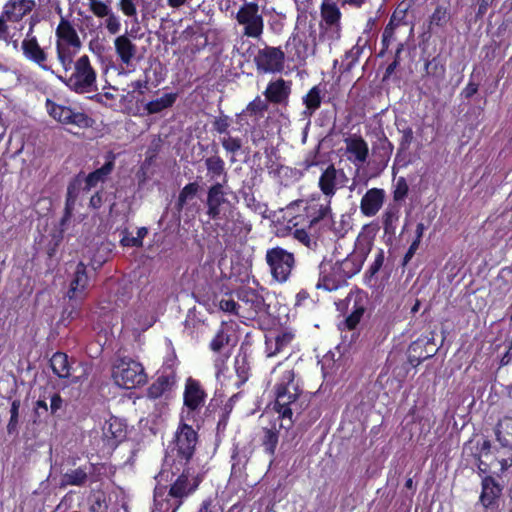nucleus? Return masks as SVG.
Listing matches in <instances>:
<instances>
[{
  "instance_id": "54",
  "label": "nucleus",
  "mask_w": 512,
  "mask_h": 512,
  "mask_svg": "<svg viewBox=\"0 0 512 512\" xmlns=\"http://www.w3.org/2000/svg\"><path fill=\"white\" fill-rule=\"evenodd\" d=\"M401 20L402 17H398L396 12L392 15L389 23L387 24L383 31V42H387L390 40V38H392L394 30L397 26L400 25Z\"/></svg>"
},
{
  "instance_id": "2",
  "label": "nucleus",
  "mask_w": 512,
  "mask_h": 512,
  "mask_svg": "<svg viewBox=\"0 0 512 512\" xmlns=\"http://www.w3.org/2000/svg\"><path fill=\"white\" fill-rule=\"evenodd\" d=\"M81 47L82 42L73 23L61 16L55 29V50L57 60L66 74L70 71L73 60Z\"/></svg>"
},
{
  "instance_id": "43",
  "label": "nucleus",
  "mask_w": 512,
  "mask_h": 512,
  "mask_svg": "<svg viewBox=\"0 0 512 512\" xmlns=\"http://www.w3.org/2000/svg\"><path fill=\"white\" fill-rule=\"evenodd\" d=\"M170 385L167 377L161 376L148 388V397L150 399H157L168 390Z\"/></svg>"
},
{
  "instance_id": "3",
  "label": "nucleus",
  "mask_w": 512,
  "mask_h": 512,
  "mask_svg": "<svg viewBox=\"0 0 512 512\" xmlns=\"http://www.w3.org/2000/svg\"><path fill=\"white\" fill-rule=\"evenodd\" d=\"M72 64L71 73L65 77L58 75V78L77 93H90L97 90V73L91 65L89 57L83 55Z\"/></svg>"
},
{
  "instance_id": "19",
  "label": "nucleus",
  "mask_w": 512,
  "mask_h": 512,
  "mask_svg": "<svg viewBox=\"0 0 512 512\" xmlns=\"http://www.w3.org/2000/svg\"><path fill=\"white\" fill-rule=\"evenodd\" d=\"M345 173L338 170L334 165H329L319 178V188L323 193V197L331 201L338 188L343 186Z\"/></svg>"
},
{
  "instance_id": "46",
  "label": "nucleus",
  "mask_w": 512,
  "mask_h": 512,
  "mask_svg": "<svg viewBox=\"0 0 512 512\" xmlns=\"http://www.w3.org/2000/svg\"><path fill=\"white\" fill-rule=\"evenodd\" d=\"M248 363L245 356H237L235 358V372L238 376V381L236 384L240 382H245L248 378Z\"/></svg>"
},
{
  "instance_id": "53",
  "label": "nucleus",
  "mask_w": 512,
  "mask_h": 512,
  "mask_svg": "<svg viewBox=\"0 0 512 512\" xmlns=\"http://www.w3.org/2000/svg\"><path fill=\"white\" fill-rule=\"evenodd\" d=\"M77 183H72L68 187L67 191V200H66V214L64 220H66L71 215L72 207L77 198Z\"/></svg>"
},
{
  "instance_id": "32",
  "label": "nucleus",
  "mask_w": 512,
  "mask_h": 512,
  "mask_svg": "<svg viewBox=\"0 0 512 512\" xmlns=\"http://www.w3.org/2000/svg\"><path fill=\"white\" fill-rule=\"evenodd\" d=\"M229 188L224 183H214L207 193L206 205H233L228 199Z\"/></svg>"
},
{
  "instance_id": "30",
  "label": "nucleus",
  "mask_w": 512,
  "mask_h": 512,
  "mask_svg": "<svg viewBox=\"0 0 512 512\" xmlns=\"http://www.w3.org/2000/svg\"><path fill=\"white\" fill-rule=\"evenodd\" d=\"M501 494L500 486L491 477H486L482 481V493L480 500L484 507H492L496 504Z\"/></svg>"
},
{
  "instance_id": "28",
  "label": "nucleus",
  "mask_w": 512,
  "mask_h": 512,
  "mask_svg": "<svg viewBox=\"0 0 512 512\" xmlns=\"http://www.w3.org/2000/svg\"><path fill=\"white\" fill-rule=\"evenodd\" d=\"M198 486L197 479L189 472H183L169 489V495L182 499L192 493Z\"/></svg>"
},
{
  "instance_id": "58",
  "label": "nucleus",
  "mask_w": 512,
  "mask_h": 512,
  "mask_svg": "<svg viewBox=\"0 0 512 512\" xmlns=\"http://www.w3.org/2000/svg\"><path fill=\"white\" fill-rule=\"evenodd\" d=\"M220 309L224 312L241 314L242 305L237 304L233 299H222L219 303Z\"/></svg>"
},
{
  "instance_id": "40",
  "label": "nucleus",
  "mask_w": 512,
  "mask_h": 512,
  "mask_svg": "<svg viewBox=\"0 0 512 512\" xmlns=\"http://www.w3.org/2000/svg\"><path fill=\"white\" fill-rule=\"evenodd\" d=\"M495 434L499 443L506 447L509 445L508 437H512V418H504L496 426Z\"/></svg>"
},
{
  "instance_id": "48",
  "label": "nucleus",
  "mask_w": 512,
  "mask_h": 512,
  "mask_svg": "<svg viewBox=\"0 0 512 512\" xmlns=\"http://www.w3.org/2000/svg\"><path fill=\"white\" fill-rule=\"evenodd\" d=\"M306 226L294 227L293 237L308 248L315 246L314 238L305 230Z\"/></svg>"
},
{
  "instance_id": "52",
  "label": "nucleus",
  "mask_w": 512,
  "mask_h": 512,
  "mask_svg": "<svg viewBox=\"0 0 512 512\" xmlns=\"http://www.w3.org/2000/svg\"><path fill=\"white\" fill-rule=\"evenodd\" d=\"M408 184L404 177H399L395 183L393 197L396 201L404 199L408 194Z\"/></svg>"
},
{
  "instance_id": "29",
  "label": "nucleus",
  "mask_w": 512,
  "mask_h": 512,
  "mask_svg": "<svg viewBox=\"0 0 512 512\" xmlns=\"http://www.w3.org/2000/svg\"><path fill=\"white\" fill-rule=\"evenodd\" d=\"M290 92V83L283 79H277L268 84L264 95L272 103H282L287 100Z\"/></svg>"
},
{
  "instance_id": "8",
  "label": "nucleus",
  "mask_w": 512,
  "mask_h": 512,
  "mask_svg": "<svg viewBox=\"0 0 512 512\" xmlns=\"http://www.w3.org/2000/svg\"><path fill=\"white\" fill-rule=\"evenodd\" d=\"M337 310L348 316L344 322L348 329L357 326L368 305V295L361 290L351 291L344 300L336 302Z\"/></svg>"
},
{
  "instance_id": "37",
  "label": "nucleus",
  "mask_w": 512,
  "mask_h": 512,
  "mask_svg": "<svg viewBox=\"0 0 512 512\" xmlns=\"http://www.w3.org/2000/svg\"><path fill=\"white\" fill-rule=\"evenodd\" d=\"M323 25L340 23L341 12L337 4L331 0H323L321 4Z\"/></svg>"
},
{
  "instance_id": "45",
  "label": "nucleus",
  "mask_w": 512,
  "mask_h": 512,
  "mask_svg": "<svg viewBox=\"0 0 512 512\" xmlns=\"http://www.w3.org/2000/svg\"><path fill=\"white\" fill-rule=\"evenodd\" d=\"M322 37L328 40L329 44L339 40L341 37L340 23L322 25Z\"/></svg>"
},
{
  "instance_id": "11",
  "label": "nucleus",
  "mask_w": 512,
  "mask_h": 512,
  "mask_svg": "<svg viewBox=\"0 0 512 512\" xmlns=\"http://www.w3.org/2000/svg\"><path fill=\"white\" fill-rule=\"evenodd\" d=\"M184 407L181 412V421H190L204 406L206 394L200 383L193 378H188L184 390Z\"/></svg>"
},
{
  "instance_id": "41",
  "label": "nucleus",
  "mask_w": 512,
  "mask_h": 512,
  "mask_svg": "<svg viewBox=\"0 0 512 512\" xmlns=\"http://www.w3.org/2000/svg\"><path fill=\"white\" fill-rule=\"evenodd\" d=\"M206 208V214L212 220L213 226L236 207L234 205H206Z\"/></svg>"
},
{
  "instance_id": "62",
  "label": "nucleus",
  "mask_w": 512,
  "mask_h": 512,
  "mask_svg": "<svg viewBox=\"0 0 512 512\" xmlns=\"http://www.w3.org/2000/svg\"><path fill=\"white\" fill-rule=\"evenodd\" d=\"M198 512H223L222 506L211 499L203 501Z\"/></svg>"
},
{
  "instance_id": "14",
  "label": "nucleus",
  "mask_w": 512,
  "mask_h": 512,
  "mask_svg": "<svg viewBox=\"0 0 512 512\" xmlns=\"http://www.w3.org/2000/svg\"><path fill=\"white\" fill-rule=\"evenodd\" d=\"M48 114L62 124H71L80 128L91 126L92 120L84 113L72 110L69 107L59 105L50 99L46 101Z\"/></svg>"
},
{
  "instance_id": "21",
  "label": "nucleus",
  "mask_w": 512,
  "mask_h": 512,
  "mask_svg": "<svg viewBox=\"0 0 512 512\" xmlns=\"http://www.w3.org/2000/svg\"><path fill=\"white\" fill-rule=\"evenodd\" d=\"M89 286L90 278L87 275L86 266L83 263H79L71 279L67 296L69 299H83Z\"/></svg>"
},
{
  "instance_id": "13",
  "label": "nucleus",
  "mask_w": 512,
  "mask_h": 512,
  "mask_svg": "<svg viewBox=\"0 0 512 512\" xmlns=\"http://www.w3.org/2000/svg\"><path fill=\"white\" fill-rule=\"evenodd\" d=\"M19 51L27 61L36 64L43 71L55 74L49 61V55L40 46L36 36L25 35L24 39L19 41Z\"/></svg>"
},
{
  "instance_id": "20",
  "label": "nucleus",
  "mask_w": 512,
  "mask_h": 512,
  "mask_svg": "<svg viewBox=\"0 0 512 512\" xmlns=\"http://www.w3.org/2000/svg\"><path fill=\"white\" fill-rule=\"evenodd\" d=\"M242 305V312H246V317H253L258 313L265 311V300L256 290L244 287L238 293Z\"/></svg>"
},
{
  "instance_id": "42",
  "label": "nucleus",
  "mask_w": 512,
  "mask_h": 512,
  "mask_svg": "<svg viewBox=\"0 0 512 512\" xmlns=\"http://www.w3.org/2000/svg\"><path fill=\"white\" fill-rule=\"evenodd\" d=\"M87 473L83 468H77L66 472L62 477V485L80 486L85 483Z\"/></svg>"
},
{
  "instance_id": "5",
  "label": "nucleus",
  "mask_w": 512,
  "mask_h": 512,
  "mask_svg": "<svg viewBox=\"0 0 512 512\" xmlns=\"http://www.w3.org/2000/svg\"><path fill=\"white\" fill-rule=\"evenodd\" d=\"M114 382L122 388L134 389L147 382V375L141 363L132 359L118 360L112 370Z\"/></svg>"
},
{
  "instance_id": "10",
  "label": "nucleus",
  "mask_w": 512,
  "mask_h": 512,
  "mask_svg": "<svg viewBox=\"0 0 512 512\" xmlns=\"http://www.w3.org/2000/svg\"><path fill=\"white\" fill-rule=\"evenodd\" d=\"M339 154L358 170L363 168L369 157L368 143L357 134L348 135L343 139Z\"/></svg>"
},
{
  "instance_id": "51",
  "label": "nucleus",
  "mask_w": 512,
  "mask_h": 512,
  "mask_svg": "<svg viewBox=\"0 0 512 512\" xmlns=\"http://www.w3.org/2000/svg\"><path fill=\"white\" fill-rule=\"evenodd\" d=\"M277 443L278 435L272 430H266L263 439V446L265 448V451L269 454H273L276 449Z\"/></svg>"
},
{
  "instance_id": "18",
  "label": "nucleus",
  "mask_w": 512,
  "mask_h": 512,
  "mask_svg": "<svg viewBox=\"0 0 512 512\" xmlns=\"http://www.w3.org/2000/svg\"><path fill=\"white\" fill-rule=\"evenodd\" d=\"M346 284L339 269L332 261H323L319 266V279L316 288L334 291Z\"/></svg>"
},
{
  "instance_id": "27",
  "label": "nucleus",
  "mask_w": 512,
  "mask_h": 512,
  "mask_svg": "<svg viewBox=\"0 0 512 512\" xmlns=\"http://www.w3.org/2000/svg\"><path fill=\"white\" fill-rule=\"evenodd\" d=\"M115 53L122 65L130 66L137 54V47L127 34H122L114 39Z\"/></svg>"
},
{
  "instance_id": "38",
  "label": "nucleus",
  "mask_w": 512,
  "mask_h": 512,
  "mask_svg": "<svg viewBox=\"0 0 512 512\" xmlns=\"http://www.w3.org/2000/svg\"><path fill=\"white\" fill-rule=\"evenodd\" d=\"M113 169V162L109 161L105 163L101 168L90 173L85 178V190H90L96 187L99 183L103 182L105 177L111 173Z\"/></svg>"
},
{
  "instance_id": "60",
  "label": "nucleus",
  "mask_w": 512,
  "mask_h": 512,
  "mask_svg": "<svg viewBox=\"0 0 512 512\" xmlns=\"http://www.w3.org/2000/svg\"><path fill=\"white\" fill-rule=\"evenodd\" d=\"M228 340V336L223 331H219L211 341L210 347L213 351L218 352L228 343Z\"/></svg>"
},
{
  "instance_id": "26",
  "label": "nucleus",
  "mask_w": 512,
  "mask_h": 512,
  "mask_svg": "<svg viewBox=\"0 0 512 512\" xmlns=\"http://www.w3.org/2000/svg\"><path fill=\"white\" fill-rule=\"evenodd\" d=\"M10 20L2 14L0 15V41L4 42L6 46L12 47L13 50L19 51V40L23 26L10 24Z\"/></svg>"
},
{
  "instance_id": "4",
  "label": "nucleus",
  "mask_w": 512,
  "mask_h": 512,
  "mask_svg": "<svg viewBox=\"0 0 512 512\" xmlns=\"http://www.w3.org/2000/svg\"><path fill=\"white\" fill-rule=\"evenodd\" d=\"M330 200L324 197H312L308 200H300L296 203L298 209L304 211L303 215H297L289 220L293 227L308 226L310 229L318 222H330Z\"/></svg>"
},
{
  "instance_id": "22",
  "label": "nucleus",
  "mask_w": 512,
  "mask_h": 512,
  "mask_svg": "<svg viewBox=\"0 0 512 512\" xmlns=\"http://www.w3.org/2000/svg\"><path fill=\"white\" fill-rule=\"evenodd\" d=\"M124 322L134 330H146L153 325L155 317L146 306L140 305L125 314Z\"/></svg>"
},
{
  "instance_id": "63",
  "label": "nucleus",
  "mask_w": 512,
  "mask_h": 512,
  "mask_svg": "<svg viewBox=\"0 0 512 512\" xmlns=\"http://www.w3.org/2000/svg\"><path fill=\"white\" fill-rule=\"evenodd\" d=\"M109 4H111L110 0H88V6L92 13Z\"/></svg>"
},
{
  "instance_id": "36",
  "label": "nucleus",
  "mask_w": 512,
  "mask_h": 512,
  "mask_svg": "<svg viewBox=\"0 0 512 512\" xmlns=\"http://www.w3.org/2000/svg\"><path fill=\"white\" fill-rule=\"evenodd\" d=\"M177 99L176 93H167L162 95L160 98L152 100L145 105V110L148 114H156L163 111L166 108L171 107Z\"/></svg>"
},
{
  "instance_id": "34",
  "label": "nucleus",
  "mask_w": 512,
  "mask_h": 512,
  "mask_svg": "<svg viewBox=\"0 0 512 512\" xmlns=\"http://www.w3.org/2000/svg\"><path fill=\"white\" fill-rule=\"evenodd\" d=\"M205 166L207 169V175L210 180H217L222 178V182L227 184V173L225 171V163L219 156H211L205 159Z\"/></svg>"
},
{
  "instance_id": "6",
  "label": "nucleus",
  "mask_w": 512,
  "mask_h": 512,
  "mask_svg": "<svg viewBox=\"0 0 512 512\" xmlns=\"http://www.w3.org/2000/svg\"><path fill=\"white\" fill-rule=\"evenodd\" d=\"M372 246L371 237L360 233L355 242V248L345 259L334 262L345 280L357 274L368 256Z\"/></svg>"
},
{
  "instance_id": "55",
  "label": "nucleus",
  "mask_w": 512,
  "mask_h": 512,
  "mask_svg": "<svg viewBox=\"0 0 512 512\" xmlns=\"http://www.w3.org/2000/svg\"><path fill=\"white\" fill-rule=\"evenodd\" d=\"M223 148L230 153H235L240 150L242 143L239 138L225 136L221 139Z\"/></svg>"
},
{
  "instance_id": "35",
  "label": "nucleus",
  "mask_w": 512,
  "mask_h": 512,
  "mask_svg": "<svg viewBox=\"0 0 512 512\" xmlns=\"http://www.w3.org/2000/svg\"><path fill=\"white\" fill-rule=\"evenodd\" d=\"M324 95V89L320 85L313 86L303 97V103L306 107L305 115L311 116L321 105Z\"/></svg>"
},
{
  "instance_id": "56",
  "label": "nucleus",
  "mask_w": 512,
  "mask_h": 512,
  "mask_svg": "<svg viewBox=\"0 0 512 512\" xmlns=\"http://www.w3.org/2000/svg\"><path fill=\"white\" fill-rule=\"evenodd\" d=\"M267 99L263 100L260 97H256L253 101H251L246 107V111L249 114H257L265 111L267 109Z\"/></svg>"
},
{
  "instance_id": "24",
  "label": "nucleus",
  "mask_w": 512,
  "mask_h": 512,
  "mask_svg": "<svg viewBox=\"0 0 512 512\" xmlns=\"http://www.w3.org/2000/svg\"><path fill=\"white\" fill-rule=\"evenodd\" d=\"M385 191L380 188L369 189L361 199L360 210L367 217L375 216L383 206Z\"/></svg>"
},
{
  "instance_id": "23",
  "label": "nucleus",
  "mask_w": 512,
  "mask_h": 512,
  "mask_svg": "<svg viewBox=\"0 0 512 512\" xmlns=\"http://www.w3.org/2000/svg\"><path fill=\"white\" fill-rule=\"evenodd\" d=\"M36 7L35 0H8L2 12L12 23L20 22Z\"/></svg>"
},
{
  "instance_id": "33",
  "label": "nucleus",
  "mask_w": 512,
  "mask_h": 512,
  "mask_svg": "<svg viewBox=\"0 0 512 512\" xmlns=\"http://www.w3.org/2000/svg\"><path fill=\"white\" fill-rule=\"evenodd\" d=\"M93 14L97 17V18H104L105 21H104V25H105V28L107 29V31L112 34V35H115L117 33L120 32L121 30V21H120V18L118 15H116L113 11H112V8L109 5L107 6H104L102 7L101 9L93 12Z\"/></svg>"
},
{
  "instance_id": "61",
  "label": "nucleus",
  "mask_w": 512,
  "mask_h": 512,
  "mask_svg": "<svg viewBox=\"0 0 512 512\" xmlns=\"http://www.w3.org/2000/svg\"><path fill=\"white\" fill-rule=\"evenodd\" d=\"M230 126V119L228 116H220L213 122V127L218 133H226Z\"/></svg>"
},
{
  "instance_id": "59",
  "label": "nucleus",
  "mask_w": 512,
  "mask_h": 512,
  "mask_svg": "<svg viewBox=\"0 0 512 512\" xmlns=\"http://www.w3.org/2000/svg\"><path fill=\"white\" fill-rule=\"evenodd\" d=\"M18 412H19V402L13 401L10 409L11 417L9 423L7 425L8 433H13L16 430L18 424Z\"/></svg>"
},
{
  "instance_id": "7",
  "label": "nucleus",
  "mask_w": 512,
  "mask_h": 512,
  "mask_svg": "<svg viewBox=\"0 0 512 512\" xmlns=\"http://www.w3.org/2000/svg\"><path fill=\"white\" fill-rule=\"evenodd\" d=\"M236 21L243 28V35L259 39L264 31V18L255 2H244L236 13Z\"/></svg>"
},
{
  "instance_id": "49",
  "label": "nucleus",
  "mask_w": 512,
  "mask_h": 512,
  "mask_svg": "<svg viewBox=\"0 0 512 512\" xmlns=\"http://www.w3.org/2000/svg\"><path fill=\"white\" fill-rule=\"evenodd\" d=\"M117 7L126 17L137 19V6L135 0H118Z\"/></svg>"
},
{
  "instance_id": "64",
  "label": "nucleus",
  "mask_w": 512,
  "mask_h": 512,
  "mask_svg": "<svg viewBox=\"0 0 512 512\" xmlns=\"http://www.w3.org/2000/svg\"><path fill=\"white\" fill-rule=\"evenodd\" d=\"M383 261H384L383 252L379 251V253L377 254V256H376V258L374 260V263L370 267V271H371L372 274H375L376 272H378V270L383 265Z\"/></svg>"
},
{
  "instance_id": "16",
  "label": "nucleus",
  "mask_w": 512,
  "mask_h": 512,
  "mask_svg": "<svg viewBox=\"0 0 512 512\" xmlns=\"http://www.w3.org/2000/svg\"><path fill=\"white\" fill-rule=\"evenodd\" d=\"M285 55L280 48L265 47L255 56L257 69L265 73L279 72L283 69Z\"/></svg>"
},
{
  "instance_id": "31",
  "label": "nucleus",
  "mask_w": 512,
  "mask_h": 512,
  "mask_svg": "<svg viewBox=\"0 0 512 512\" xmlns=\"http://www.w3.org/2000/svg\"><path fill=\"white\" fill-rule=\"evenodd\" d=\"M103 436L108 441H121L126 434L123 421L116 417H110L103 426Z\"/></svg>"
},
{
  "instance_id": "25",
  "label": "nucleus",
  "mask_w": 512,
  "mask_h": 512,
  "mask_svg": "<svg viewBox=\"0 0 512 512\" xmlns=\"http://www.w3.org/2000/svg\"><path fill=\"white\" fill-rule=\"evenodd\" d=\"M294 334L288 330L271 332L266 336V354L273 357L283 352L293 341Z\"/></svg>"
},
{
  "instance_id": "50",
  "label": "nucleus",
  "mask_w": 512,
  "mask_h": 512,
  "mask_svg": "<svg viewBox=\"0 0 512 512\" xmlns=\"http://www.w3.org/2000/svg\"><path fill=\"white\" fill-rule=\"evenodd\" d=\"M448 21L447 9L443 6H438L430 16V25L442 27Z\"/></svg>"
},
{
  "instance_id": "9",
  "label": "nucleus",
  "mask_w": 512,
  "mask_h": 512,
  "mask_svg": "<svg viewBox=\"0 0 512 512\" xmlns=\"http://www.w3.org/2000/svg\"><path fill=\"white\" fill-rule=\"evenodd\" d=\"M212 227L218 235L226 240L245 237L251 231L250 222L244 218L237 208L233 209Z\"/></svg>"
},
{
  "instance_id": "1",
  "label": "nucleus",
  "mask_w": 512,
  "mask_h": 512,
  "mask_svg": "<svg viewBox=\"0 0 512 512\" xmlns=\"http://www.w3.org/2000/svg\"><path fill=\"white\" fill-rule=\"evenodd\" d=\"M272 376L275 378V408L283 420L288 421L286 427H290L293 414H300L307 400L301 394L292 369L279 364L273 369Z\"/></svg>"
},
{
  "instance_id": "17",
  "label": "nucleus",
  "mask_w": 512,
  "mask_h": 512,
  "mask_svg": "<svg viewBox=\"0 0 512 512\" xmlns=\"http://www.w3.org/2000/svg\"><path fill=\"white\" fill-rule=\"evenodd\" d=\"M186 422L187 421H182V424L176 432L174 443V449L177 451V455L184 460L191 458L197 442L195 430Z\"/></svg>"
},
{
  "instance_id": "44",
  "label": "nucleus",
  "mask_w": 512,
  "mask_h": 512,
  "mask_svg": "<svg viewBox=\"0 0 512 512\" xmlns=\"http://www.w3.org/2000/svg\"><path fill=\"white\" fill-rule=\"evenodd\" d=\"M198 191V185L196 183H189L183 187L178 197V208L183 209L188 200L195 197Z\"/></svg>"
},
{
  "instance_id": "12",
  "label": "nucleus",
  "mask_w": 512,
  "mask_h": 512,
  "mask_svg": "<svg viewBox=\"0 0 512 512\" xmlns=\"http://www.w3.org/2000/svg\"><path fill=\"white\" fill-rule=\"evenodd\" d=\"M266 260L273 277L279 282H285L294 267L293 254L276 247L267 251Z\"/></svg>"
},
{
  "instance_id": "47",
  "label": "nucleus",
  "mask_w": 512,
  "mask_h": 512,
  "mask_svg": "<svg viewBox=\"0 0 512 512\" xmlns=\"http://www.w3.org/2000/svg\"><path fill=\"white\" fill-rule=\"evenodd\" d=\"M148 230L145 227H141L137 230L136 236H124L121 239L123 246L129 247H140L142 246V240L147 235Z\"/></svg>"
},
{
  "instance_id": "57",
  "label": "nucleus",
  "mask_w": 512,
  "mask_h": 512,
  "mask_svg": "<svg viewBox=\"0 0 512 512\" xmlns=\"http://www.w3.org/2000/svg\"><path fill=\"white\" fill-rule=\"evenodd\" d=\"M398 220V209L395 207H389L383 214V224L385 229L393 227L395 222Z\"/></svg>"
},
{
  "instance_id": "15",
  "label": "nucleus",
  "mask_w": 512,
  "mask_h": 512,
  "mask_svg": "<svg viewBox=\"0 0 512 512\" xmlns=\"http://www.w3.org/2000/svg\"><path fill=\"white\" fill-rule=\"evenodd\" d=\"M165 477H168V472L161 471L155 478L157 485L154 491V509L152 512H176L182 504L180 499L169 495L167 488L161 485V481Z\"/></svg>"
},
{
  "instance_id": "39",
  "label": "nucleus",
  "mask_w": 512,
  "mask_h": 512,
  "mask_svg": "<svg viewBox=\"0 0 512 512\" xmlns=\"http://www.w3.org/2000/svg\"><path fill=\"white\" fill-rule=\"evenodd\" d=\"M50 365L53 372L60 378L70 377V366L68 363V357L64 353H55L51 360Z\"/></svg>"
}]
</instances>
